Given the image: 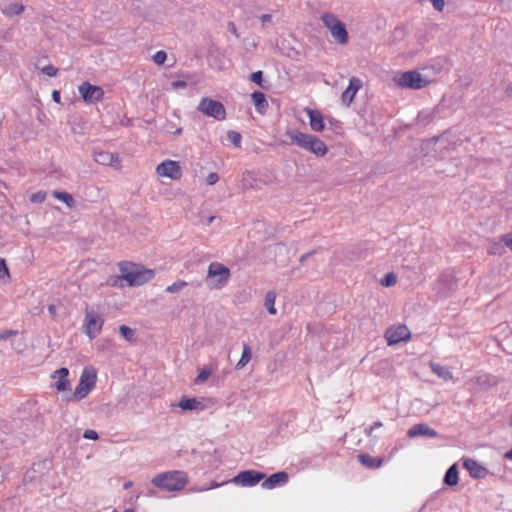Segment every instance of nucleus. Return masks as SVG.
<instances>
[{"label": "nucleus", "instance_id": "21", "mask_svg": "<svg viewBox=\"0 0 512 512\" xmlns=\"http://www.w3.org/2000/svg\"><path fill=\"white\" fill-rule=\"evenodd\" d=\"M288 482V474L284 471L272 474L263 483L262 487L265 489H273L276 486L284 485Z\"/></svg>", "mask_w": 512, "mask_h": 512}, {"label": "nucleus", "instance_id": "22", "mask_svg": "<svg viewBox=\"0 0 512 512\" xmlns=\"http://www.w3.org/2000/svg\"><path fill=\"white\" fill-rule=\"evenodd\" d=\"M251 98L257 112L264 114L268 108L265 94L260 91H255L252 93Z\"/></svg>", "mask_w": 512, "mask_h": 512}, {"label": "nucleus", "instance_id": "55", "mask_svg": "<svg viewBox=\"0 0 512 512\" xmlns=\"http://www.w3.org/2000/svg\"><path fill=\"white\" fill-rule=\"evenodd\" d=\"M215 217L214 216H210L207 220V223L208 225H210L213 221H214Z\"/></svg>", "mask_w": 512, "mask_h": 512}, {"label": "nucleus", "instance_id": "18", "mask_svg": "<svg viewBox=\"0 0 512 512\" xmlns=\"http://www.w3.org/2000/svg\"><path fill=\"white\" fill-rule=\"evenodd\" d=\"M171 407H179L186 411H201L205 405L196 398L182 397L178 403H172Z\"/></svg>", "mask_w": 512, "mask_h": 512}, {"label": "nucleus", "instance_id": "6", "mask_svg": "<svg viewBox=\"0 0 512 512\" xmlns=\"http://www.w3.org/2000/svg\"><path fill=\"white\" fill-rule=\"evenodd\" d=\"M321 20L339 44H346L348 42V33L345 25L338 18L333 14L325 13L321 16Z\"/></svg>", "mask_w": 512, "mask_h": 512}, {"label": "nucleus", "instance_id": "41", "mask_svg": "<svg viewBox=\"0 0 512 512\" xmlns=\"http://www.w3.org/2000/svg\"><path fill=\"white\" fill-rule=\"evenodd\" d=\"M219 181V175L215 172H211L208 174L206 178V182L208 185H214Z\"/></svg>", "mask_w": 512, "mask_h": 512}, {"label": "nucleus", "instance_id": "25", "mask_svg": "<svg viewBox=\"0 0 512 512\" xmlns=\"http://www.w3.org/2000/svg\"><path fill=\"white\" fill-rule=\"evenodd\" d=\"M25 10V7L17 2L9 3L7 4L3 9L2 12L4 15L7 16H14L19 15Z\"/></svg>", "mask_w": 512, "mask_h": 512}, {"label": "nucleus", "instance_id": "47", "mask_svg": "<svg viewBox=\"0 0 512 512\" xmlns=\"http://www.w3.org/2000/svg\"><path fill=\"white\" fill-rule=\"evenodd\" d=\"M171 86L173 89L185 88L187 86V83L182 80H177L172 82Z\"/></svg>", "mask_w": 512, "mask_h": 512}, {"label": "nucleus", "instance_id": "3", "mask_svg": "<svg viewBox=\"0 0 512 512\" xmlns=\"http://www.w3.org/2000/svg\"><path fill=\"white\" fill-rule=\"evenodd\" d=\"M121 279L128 282L130 286H140L152 280L155 276L153 270L142 269L129 263L120 264Z\"/></svg>", "mask_w": 512, "mask_h": 512}, {"label": "nucleus", "instance_id": "39", "mask_svg": "<svg viewBox=\"0 0 512 512\" xmlns=\"http://www.w3.org/2000/svg\"><path fill=\"white\" fill-rule=\"evenodd\" d=\"M501 242L512 251V232L501 236Z\"/></svg>", "mask_w": 512, "mask_h": 512}, {"label": "nucleus", "instance_id": "46", "mask_svg": "<svg viewBox=\"0 0 512 512\" xmlns=\"http://www.w3.org/2000/svg\"><path fill=\"white\" fill-rule=\"evenodd\" d=\"M382 426H383V424H382V422H381V421L374 422V424H373V425H371L369 428H367V429L365 430V432H366V434H367L368 436H371V435H372V432H373V430H374L375 428H380V427H382Z\"/></svg>", "mask_w": 512, "mask_h": 512}, {"label": "nucleus", "instance_id": "33", "mask_svg": "<svg viewBox=\"0 0 512 512\" xmlns=\"http://www.w3.org/2000/svg\"><path fill=\"white\" fill-rule=\"evenodd\" d=\"M380 283L384 287H392L397 283V276L393 272L388 273L384 276L383 279H381Z\"/></svg>", "mask_w": 512, "mask_h": 512}, {"label": "nucleus", "instance_id": "49", "mask_svg": "<svg viewBox=\"0 0 512 512\" xmlns=\"http://www.w3.org/2000/svg\"><path fill=\"white\" fill-rule=\"evenodd\" d=\"M260 19H261L262 23L265 24V23L271 22L272 17H271L270 14H264V15L261 16Z\"/></svg>", "mask_w": 512, "mask_h": 512}, {"label": "nucleus", "instance_id": "30", "mask_svg": "<svg viewBox=\"0 0 512 512\" xmlns=\"http://www.w3.org/2000/svg\"><path fill=\"white\" fill-rule=\"evenodd\" d=\"M188 283L184 280H178L174 282L173 284L166 287L165 291L167 293L175 294L179 293L181 290H183L185 287H187Z\"/></svg>", "mask_w": 512, "mask_h": 512}, {"label": "nucleus", "instance_id": "11", "mask_svg": "<svg viewBox=\"0 0 512 512\" xmlns=\"http://www.w3.org/2000/svg\"><path fill=\"white\" fill-rule=\"evenodd\" d=\"M385 338L389 346L406 341L411 338V332L408 327L404 324H399L387 329Z\"/></svg>", "mask_w": 512, "mask_h": 512}, {"label": "nucleus", "instance_id": "51", "mask_svg": "<svg viewBox=\"0 0 512 512\" xmlns=\"http://www.w3.org/2000/svg\"><path fill=\"white\" fill-rule=\"evenodd\" d=\"M505 94L512 98V83H509L505 88Z\"/></svg>", "mask_w": 512, "mask_h": 512}, {"label": "nucleus", "instance_id": "53", "mask_svg": "<svg viewBox=\"0 0 512 512\" xmlns=\"http://www.w3.org/2000/svg\"><path fill=\"white\" fill-rule=\"evenodd\" d=\"M505 458L512 460V449L505 454Z\"/></svg>", "mask_w": 512, "mask_h": 512}, {"label": "nucleus", "instance_id": "56", "mask_svg": "<svg viewBox=\"0 0 512 512\" xmlns=\"http://www.w3.org/2000/svg\"><path fill=\"white\" fill-rule=\"evenodd\" d=\"M309 256V254H305L303 256H301L300 258V262H303V261H306V258Z\"/></svg>", "mask_w": 512, "mask_h": 512}, {"label": "nucleus", "instance_id": "50", "mask_svg": "<svg viewBox=\"0 0 512 512\" xmlns=\"http://www.w3.org/2000/svg\"><path fill=\"white\" fill-rule=\"evenodd\" d=\"M52 98L55 102L60 103V93L57 90L52 92Z\"/></svg>", "mask_w": 512, "mask_h": 512}, {"label": "nucleus", "instance_id": "27", "mask_svg": "<svg viewBox=\"0 0 512 512\" xmlns=\"http://www.w3.org/2000/svg\"><path fill=\"white\" fill-rule=\"evenodd\" d=\"M276 293L274 291H268L265 294L264 306L271 315H275L277 310L275 308Z\"/></svg>", "mask_w": 512, "mask_h": 512}, {"label": "nucleus", "instance_id": "58", "mask_svg": "<svg viewBox=\"0 0 512 512\" xmlns=\"http://www.w3.org/2000/svg\"><path fill=\"white\" fill-rule=\"evenodd\" d=\"M221 484H218V483H212L211 486L209 488H217L219 487Z\"/></svg>", "mask_w": 512, "mask_h": 512}, {"label": "nucleus", "instance_id": "57", "mask_svg": "<svg viewBox=\"0 0 512 512\" xmlns=\"http://www.w3.org/2000/svg\"><path fill=\"white\" fill-rule=\"evenodd\" d=\"M148 495H149V496H155V495H156V492H155L154 490L150 489V490L148 491Z\"/></svg>", "mask_w": 512, "mask_h": 512}, {"label": "nucleus", "instance_id": "14", "mask_svg": "<svg viewBox=\"0 0 512 512\" xmlns=\"http://www.w3.org/2000/svg\"><path fill=\"white\" fill-rule=\"evenodd\" d=\"M363 82L357 77H352L348 87L342 93L341 99L344 105L349 106L357 92L362 88Z\"/></svg>", "mask_w": 512, "mask_h": 512}, {"label": "nucleus", "instance_id": "45", "mask_svg": "<svg viewBox=\"0 0 512 512\" xmlns=\"http://www.w3.org/2000/svg\"><path fill=\"white\" fill-rule=\"evenodd\" d=\"M16 334H17L16 330H4V331L0 332V340L7 339L10 336H14Z\"/></svg>", "mask_w": 512, "mask_h": 512}, {"label": "nucleus", "instance_id": "28", "mask_svg": "<svg viewBox=\"0 0 512 512\" xmlns=\"http://www.w3.org/2000/svg\"><path fill=\"white\" fill-rule=\"evenodd\" d=\"M52 195L54 198L65 203L70 208L74 207L75 205V200L73 196L67 192L54 191Z\"/></svg>", "mask_w": 512, "mask_h": 512}, {"label": "nucleus", "instance_id": "5", "mask_svg": "<svg viewBox=\"0 0 512 512\" xmlns=\"http://www.w3.org/2000/svg\"><path fill=\"white\" fill-rule=\"evenodd\" d=\"M97 374L94 368L86 367L81 373L78 385L75 388L72 399L82 400L95 387Z\"/></svg>", "mask_w": 512, "mask_h": 512}, {"label": "nucleus", "instance_id": "29", "mask_svg": "<svg viewBox=\"0 0 512 512\" xmlns=\"http://www.w3.org/2000/svg\"><path fill=\"white\" fill-rule=\"evenodd\" d=\"M251 360V349L248 345L244 344L240 360L236 364L237 369L244 368Z\"/></svg>", "mask_w": 512, "mask_h": 512}, {"label": "nucleus", "instance_id": "1", "mask_svg": "<svg viewBox=\"0 0 512 512\" xmlns=\"http://www.w3.org/2000/svg\"><path fill=\"white\" fill-rule=\"evenodd\" d=\"M151 483L154 487L165 492H178L188 483V475L181 470H171L156 474Z\"/></svg>", "mask_w": 512, "mask_h": 512}, {"label": "nucleus", "instance_id": "16", "mask_svg": "<svg viewBox=\"0 0 512 512\" xmlns=\"http://www.w3.org/2000/svg\"><path fill=\"white\" fill-rule=\"evenodd\" d=\"M463 466L473 478L483 479L488 475V469L474 459H466Z\"/></svg>", "mask_w": 512, "mask_h": 512}, {"label": "nucleus", "instance_id": "42", "mask_svg": "<svg viewBox=\"0 0 512 512\" xmlns=\"http://www.w3.org/2000/svg\"><path fill=\"white\" fill-rule=\"evenodd\" d=\"M83 437L89 440H97L99 438L98 433L91 429L86 430L83 434Z\"/></svg>", "mask_w": 512, "mask_h": 512}, {"label": "nucleus", "instance_id": "35", "mask_svg": "<svg viewBox=\"0 0 512 512\" xmlns=\"http://www.w3.org/2000/svg\"><path fill=\"white\" fill-rule=\"evenodd\" d=\"M45 199H46V193L43 191L35 192V193L31 194V196H30V201L32 203H42L45 201Z\"/></svg>", "mask_w": 512, "mask_h": 512}, {"label": "nucleus", "instance_id": "37", "mask_svg": "<svg viewBox=\"0 0 512 512\" xmlns=\"http://www.w3.org/2000/svg\"><path fill=\"white\" fill-rule=\"evenodd\" d=\"M167 59V54L165 51H158L153 56V60L157 65H162Z\"/></svg>", "mask_w": 512, "mask_h": 512}, {"label": "nucleus", "instance_id": "48", "mask_svg": "<svg viewBox=\"0 0 512 512\" xmlns=\"http://www.w3.org/2000/svg\"><path fill=\"white\" fill-rule=\"evenodd\" d=\"M227 27L232 34H234L236 37H239L236 25L233 22H229Z\"/></svg>", "mask_w": 512, "mask_h": 512}, {"label": "nucleus", "instance_id": "23", "mask_svg": "<svg viewBox=\"0 0 512 512\" xmlns=\"http://www.w3.org/2000/svg\"><path fill=\"white\" fill-rule=\"evenodd\" d=\"M357 458L362 465L370 469H377L383 464V458H375L369 454H359Z\"/></svg>", "mask_w": 512, "mask_h": 512}, {"label": "nucleus", "instance_id": "19", "mask_svg": "<svg viewBox=\"0 0 512 512\" xmlns=\"http://www.w3.org/2000/svg\"><path fill=\"white\" fill-rule=\"evenodd\" d=\"M304 111L306 112L309 118V124L311 129L315 132L323 131L325 128V124L321 112L318 110H313L311 108H305Z\"/></svg>", "mask_w": 512, "mask_h": 512}, {"label": "nucleus", "instance_id": "54", "mask_svg": "<svg viewBox=\"0 0 512 512\" xmlns=\"http://www.w3.org/2000/svg\"><path fill=\"white\" fill-rule=\"evenodd\" d=\"M131 486H132V482H131V481H128V482H125V483H124V488H125V489H128V488H130Z\"/></svg>", "mask_w": 512, "mask_h": 512}, {"label": "nucleus", "instance_id": "15", "mask_svg": "<svg viewBox=\"0 0 512 512\" xmlns=\"http://www.w3.org/2000/svg\"><path fill=\"white\" fill-rule=\"evenodd\" d=\"M69 370L67 368H60L52 374V378L55 379L53 387L58 391L70 390V382L68 380Z\"/></svg>", "mask_w": 512, "mask_h": 512}, {"label": "nucleus", "instance_id": "17", "mask_svg": "<svg viewBox=\"0 0 512 512\" xmlns=\"http://www.w3.org/2000/svg\"><path fill=\"white\" fill-rule=\"evenodd\" d=\"M94 160L101 165H110L114 168L120 167V159L117 154L99 151L94 153Z\"/></svg>", "mask_w": 512, "mask_h": 512}, {"label": "nucleus", "instance_id": "4", "mask_svg": "<svg viewBox=\"0 0 512 512\" xmlns=\"http://www.w3.org/2000/svg\"><path fill=\"white\" fill-rule=\"evenodd\" d=\"M230 270L219 262H212L208 266L205 281L210 289H222L230 278Z\"/></svg>", "mask_w": 512, "mask_h": 512}, {"label": "nucleus", "instance_id": "34", "mask_svg": "<svg viewBox=\"0 0 512 512\" xmlns=\"http://www.w3.org/2000/svg\"><path fill=\"white\" fill-rule=\"evenodd\" d=\"M227 137H228V140L235 146V147H240L241 146V135L234 131V130H230L228 131L227 133Z\"/></svg>", "mask_w": 512, "mask_h": 512}, {"label": "nucleus", "instance_id": "59", "mask_svg": "<svg viewBox=\"0 0 512 512\" xmlns=\"http://www.w3.org/2000/svg\"><path fill=\"white\" fill-rule=\"evenodd\" d=\"M124 512H134V511H133V510H131V509H127V510H125Z\"/></svg>", "mask_w": 512, "mask_h": 512}, {"label": "nucleus", "instance_id": "20", "mask_svg": "<svg viewBox=\"0 0 512 512\" xmlns=\"http://www.w3.org/2000/svg\"><path fill=\"white\" fill-rule=\"evenodd\" d=\"M437 435L438 434L434 429L430 428L427 424L424 423L414 425L407 432V436L410 438L417 436L436 437Z\"/></svg>", "mask_w": 512, "mask_h": 512}, {"label": "nucleus", "instance_id": "13", "mask_svg": "<svg viewBox=\"0 0 512 512\" xmlns=\"http://www.w3.org/2000/svg\"><path fill=\"white\" fill-rule=\"evenodd\" d=\"M156 172L160 177H168L178 180L182 176V170L179 162L173 160H165L156 167Z\"/></svg>", "mask_w": 512, "mask_h": 512}, {"label": "nucleus", "instance_id": "9", "mask_svg": "<svg viewBox=\"0 0 512 512\" xmlns=\"http://www.w3.org/2000/svg\"><path fill=\"white\" fill-rule=\"evenodd\" d=\"M104 320L96 312L86 310L84 318V331L90 339H94L101 331Z\"/></svg>", "mask_w": 512, "mask_h": 512}, {"label": "nucleus", "instance_id": "44", "mask_svg": "<svg viewBox=\"0 0 512 512\" xmlns=\"http://www.w3.org/2000/svg\"><path fill=\"white\" fill-rule=\"evenodd\" d=\"M490 254H499L501 255L503 253L502 251V246L499 244V243H493L491 248H490V251H489Z\"/></svg>", "mask_w": 512, "mask_h": 512}, {"label": "nucleus", "instance_id": "12", "mask_svg": "<svg viewBox=\"0 0 512 512\" xmlns=\"http://www.w3.org/2000/svg\"><path fill=\"white\" fill-rule=\"evenodd\" d=\"M79 94L87 103H96L104 96V91L100 86H94L89 82H83L78 87Z\"/></svg>", "mask_w": 512, "mask_h": 512}, {"label": "nucleus", "instance_id": "8", "mask_svg": "<svg viewBox=\"0 0 512 512\" xmlns=\"http://www.w3.org/2000/svg\"><path fill=\"white\" fill-rule=\"evenodd\" d=\"M197 110L206 116L215 118L217 120H224L226 117V110L224 105L209 97H204L200 100Z\"/></svg>", "mask_w": 512, "mask_h": 512}, {"label": "nucleus", "instance_id": "24", "mask_svg": "<svg viewBox=\"0 0 512 512\" xmlns=\"http://www.w3.org/2000/svg\"><path fill=\"white\" fill-rule=\"evenodd\" d=\"M430 368L434 374H436L439 378H442L445 381H450L453 379L452 372L446 366H442L438 363L431 362Z\"/></svg>", "mask_w": 512, "mask_h": 512}, {"label": "nucleus", "instance_id": "10", "mask_svg": "<svg viewBox=\"0 0 512 512\" xmlns=\"http://www.w3.org/2000/svg\"><path fill=\"white\" fill-rule=\"evenodd\" d=\"M265 478V474L255 470H245L236 475L230 482L243 487H251Z\"/></svg>", "mask_w": 512, "mask_h": 512}, {"label": "nucleus", "instance_id": "38", "mask_svg": "<svg viewBox=\"0 0 512 512\" xmlns=\"http://www.w3.org/2000/svg\"><path fill=\"white\" fill-rule=\"evenodd\" d=\"M42 73L49 77H54L57 75L58 69L54 67L53 65H46L41 69Z\"/></svg>", "mask_w": 512, "mask_h": 512}, {"label": "nucleus", "instance_id": "32", "mask_svg": "<svg viewBox=\"0 0 512 512\" xmlns=\"http://www.w3.org/2000/svg\"><path fill=\"white\" fill-rule=\"evenodd\" d=\"M211 374H212V369L211 368H208V367L203 368L199 372L197 377L195 378L194 383L196 385L203 384L204 382H206L208 380V378L211 376Z\"/></svg>", "mask_w": 512, "mask_h": 512}, {"label": "nucleus", "instance_id": "40", "mask_svg": "<svg viewBox=\"0 0 512 512\" xmlns=\"http://www.w3.org/2000/svg\"><path fill=\"white\" fill-rule=\"evenodd\" d=\"M4 277L9 278V271L6 266L5 260L0 258V279Z\"/></svg>", "mask_w": 512, "mask_h": 512}, {"label": "nucleus", "instance_id": "43", "mask_svg": "<svg viewBox=\"0 0 512 512\" xmlns=\"http://www.w3.org/2000/svg\"><path fill=\"white\" fill-rule=\"evenodd\" d=\"M429 1L431 2L434 9H436L437 11L441 12L444 9V6H445L444 0H429Z\"/></svg>", "mask_w": 512, "mask_h": 512}, {"label": "nucleus", "instance_id": "31", "mask_svg": "<svg viewBox=\"0 0 512 512\" xmlns=\"http://www.w3.org/2000/svg\"><path fill=\"white\" fill-rule=\"evenodd\" d=\"M119 333L128 342H133L135 340V331L126 325H121L119 327Z\"/></svg>", "mask_w": 512, "mask_h": 512}, {"label": "nucleus", "instance_id": "26", "mask_svg": "<svg viewBox=\"0 0 512 512\" xmlns=\"http://www.w3.org/2000/svg\"><path fill=\"white\" fill-rule=\"evenodd\" d=\"M459 477H458V470L456 465H452L447 471L444 476V483L449 486H454L458 483Z\"/></svg>", "mask_w": 512, "mask_h": 512}, {"label": "nucleus", "instance_id": "7", "mask_svg": "<svg viewBox=\"0 0 512 512\" xmlns=\"http://www.w3.org/2000/svg\"><path fill=\"white\" fill-rule=\"evenodd\" d=\"M393 80L399 87L409 89H421L429 83L418 71L399 73Z\"/></svg>", "mask_w": 512, "mask_h": 512}, {"label": "nucleus", "instance_id": "52", "mask_svg": "<svg viewBox=\"0 0 512 512\" xmlns=\"http://www.w3.org/2000/svg\"><path fill=\"white\" fill-rule=\"evenodd\" d=\"M48 311H49L51 316H55L56 315V307H55V305H49L48 306Z\"/></svg>", "mask_w": 512, "mask_h": 512}, {"label": "nucleus", "instance_id": "2", "mask_svg": "<svg viewBox=\"0 0 512 512\" xmlns=\"http://www.w3.org/2000/svg\"><path fill=\"white\" fill-rule=\"evenodd\" d=\"M286 136L290 139V143L307 150L317 157L324 156L328 149L325 143L318 137L306 133H302L297 129H289Z\"/></svg>", "mask_w": 512, "mask_h": 512}, {"label": "nucleus", "instance_id": "36", "mask_svg": "<svg viewBox=\"0 0 512 512\" xmlns=\"http://www.w3.org/2000/svg\"><path fill=\"white\" fill-rule=\"evenodd\" d=\"M250 80L252 82H254L255 84L261 86V87H264L263 85V73L262 71H256V72H253L251 75H250Z\"/></svg>", "mask_w": 512, "mask_h": 512}]
</instances>
